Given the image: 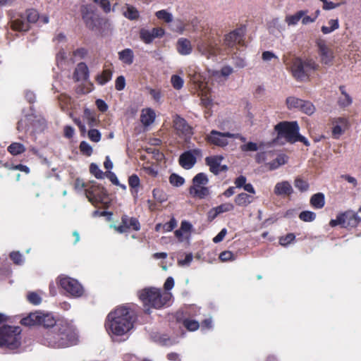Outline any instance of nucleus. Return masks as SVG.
<instances>
[{"instance_id": "nucleus-50", "label": "nucleus", "mask_w": 361, "mask_h": 361, "mask_svg": "<svg viewBox=\"0 0 361 361\" xmlns=\"http://www.w3.org/2000/svg\"><path fill=\"white\" fill-rule=\"evenodd\" d=\"M27 300L32 305H37L41 303V297L35 292L29 293L27 295Z\"/></svg>"}, {"instance_id": "nucleus-27", "label": "nucleus", "mask_w": 361, "mask_h": 361, "mask_svg": "<svg viewBox=\"0 0 361 361\" xmlns=\"http://www.w3.org/2000/svg\"><path fill=\"white\" fill-rule=\"evenodd\" d=\"M118 59L123 63L127 65H130L133 62L134 59V54L132 49H125L118 52Z\"/></svg>"}, {"instance_id": "nucleus-41", "label": "nucleus", "mask_w": 361, "mask_h": 361, "mask_svg": "<svg viewBox=\"0 0 361 361\" xmlns=\"http://www.w3.org/2000/svg\"><path fill=\"white\" fill-rule=\"evenodd\" d=\"M139 35L140 39L145 44H150L154 40L149 32V30L145 28L140 29Z\"/></svg>"}, {"instance_id": "nucleus-14", "label": "nucleus", "mask_w": 361, "mask_h": 361, "mask_svg": "<svg viewBox=\"0 0 361 361\" xmlns=\"http://www.w3.org/2000/svg\"><path fill=\"white\" fill-rule=\"evenodd\" d=\"M231 136H233V133H221L213 130L207 135L206 140L212 145L219 147H225L228 144L227 138H231Z\"/></svg>"}, {"instance_id": "nucleus-63", "label": "nucleus", "mask_w": 361, "mask_h": 361, "mask_svg": "<svg viewBox=\"0 0 361 361\" xmlns=\"http://www.w3.org/2000/svg\"><path fill=\"white\" fill-rule=\"evenodd\" d=\"M323 3V9L324 10H331L334 9L340 6V4H335L332 1H329L328 0H320Z\"/></svg>"}, {"instance_id": "nucleus-34", "label": "nucleus", "mask_w": 361, "mask_h": 361, "mask_svg": "<svg viewBox=\"0 0 361 361\" xmlns=\"http://www.w3.org/2000/svg\"><path fill=\"white\" fill-rule=\"evenodd\" d=\"M252 201V197L247 193L242 192L235 198V202L238 206H247Z\"/></svg>"}, {"instance_id": "nucleus-28", "label": "nucleus", "mask_w": 361, "mask_h": 361, "mask_svg": "<svg viewBox=\"0 0 361 361\" xmlns=\"http://www.w3.org/2000/svg\"><path fill=\"white\" fill-rule=\"evenodd\" d=\"M287 162V157L284 154L279 155L274 160L266 164L270 171L275 170Z\"/></svg>"}, {"instance_id": "nucleus-56", "label": "nucleus", "mask_w": 361, "mask_h": 361, "mask_svg": "<svg viewBox=\"0 0 361 361\" xmlns=\"http://www.w3.org/2000/svg\"><path fill=\"white\" fill-rule=\"evenodd\" d=\"M295 239V235L293 233H288L286 236L281 237L279 239V243L283 245L286 246L290 244L293 240Z\"/></svg>"}, {"instance_id": "nucleus-44", "label": "nucleus", "mask_w": 361, "mask_h": 361, "mask_svg": "<svg viewBox=\"0 0 361 361\" xmlns=\"http://www.w3.org/2000/svg\"><path fill=\"white\" fill-rule=\"evenodd\" d=\"M184 326L189 331H196L200 327V324L197 321L194 319H186L183 321Z\"/></svg>"}, {"instance_id": "nucleus-38", "label": "nucleus", "mask_w": 361, "mask_h": 361, "mask_svg": "<svg viewBox=\"0 0 361 361\" xmlns=\"http://www.w3.org/2000/svg\"><path fill=\"white\" fill-rule=\"evenodd\" d=\"M329 26H322V31L324 34H329L339 27L338 20L337 19H331L329 21Z\"/></svg>"}, {"instance_id": "nucleus-58", "label": "nucleus", "mask_w": 361, "mask_h": 361, "mask_svg": "<svg viewBox=\"0 0 361 361\" xmlns=\"http://www.w3.org/2000/svg\"><path fill=\"white\" fill-rule=\"evenodd\" d=\"M177 226V221L172 218L169 222L163 224V230L166 232H169L173 230Z\"/></svg>"}, {"instance_id": "nucleus-37", "label": "nucleus", "mask_w": 361, "mask_h": 361, "mask_svg": "<svg viewBox=\"0 0 361 361\" xmlns=\"http://www.w3.org/2000/svg\"><path fill=\"white\" fill-rule=\"evenodd\" d=\"M300 111L307 115H312L315 111V106L309 101L302 100Z\"/></svg>"}, {"instance_id": "nucleus-20", "label": "nucleus", "mask_w": 361, "mask_h": 361, "mask_svg": "<svg viewBox=\"0 0 361 361\" xmlns=\"http://www.w3.org/2000/svg\"><path fill=\"white\" fill-rule=\"evenodd\" d=\"M190 195L203 199L209 195V189L204 185H192L189 190Z\"/></svg>"}, {"instance_id": "nucleus-13", "label": "nucleus", "mask_w": 361, "mask_h": 361, "mask_svg": "<svg viewBox=\"0 0 361 361\" xmlns=\"http://www.w3.org/2000/svg\"><path fill=\"white\" fill-rule=\"evenodd\" d=\"M106 195V190L100 185H92L86 190L87 197L94 205L98 203H104Z\"/></svg>"}, {"instance_id": "nucleus-49", "label": "nucleus", "mask_w": 361, "mask_h": 361, "mask_svg": "<svg viewBox=\"0 0 361 361\" xmlns=\"http://www.w3.org/2000/svg\"><path fill=\"white\" fill-rule=\"evenodd\" d=\"M259 147L257 143L249 142L240 146V149L243 152H257Z\"/></svg>"}, {"instance_id": "nucleus-52", "label": "nucleus", "mask_w": 361, "mask_h": 361, "mask_svg": "<svg viewBox=\"0 0 361 361\" xmlns=\"http://www.w3.org/2000/svg\"><path fill=\"white\" fill-rule=\"evenodd\" d=\"M233 73V68L230 66H224L221 68V71H215L214 76L219 78L220 76L227 77Z\"/></svg>"}, {"instance_id": "nucleus-18", "label": "nucleus", "mask_w": 361, "mask_h": 361, "mask_svg": "<svg viewBox=\"0 0 361 361\" xmlns=\"http://www.w3.org/2000/svg\"><path fill=\"white\" fill-rule=\"evenodd\" d=\"M196 163V158L191 151L183 153L179 157V164L185 169H191Z\"/></svg>"}, {"instance_id": "nucleus-19", "label": "nucleus", "mask_w": 361, "mask_h": 361, "mask_svg": "<svg viewBox=\"0 0 361 361\" xmlns=\"http://www.w3.org/2000/svg\"><path fill=\"white\" fill-rule=\"evenodd\" d=\"M223 160L221 156L208 157L205 159L206 164L209 166V170L215 175L221 172L220 164Z\"/></svg>"}, {"instance_id": "nucleus-64", "label": "nucleus", "mask_w": 361, "mask_h": 361, "mask_svg": "<svg viewBox=\"0 0 361 361\" xmlns=\"http://www.w3.org/2000/svg\"><path fill=\"white\" fill-rule=\"evenodd\" d=\"M129 185L133 188H137L140 185V178L137 175H132L128 179Z\"/></svg>"}, {"instance_id": "nucleus-12", "label": "nucleus", "mask_w": 361, "mask_h": 361, "mask_svg": "<svg viewBox=\"0 0 361 361\" xmlns=\"http://www.w3.org/2000/svg\"><path fill=\"white\" fill-rule=\"evenodd\" d=\"M316 45L318 49L321 63L325 65H331L334 59V52L332 49L327 46L325 40L322 39H317Z\"/></svg>"}, {"instance_id": "nucleus-60", "label": "nucleus", "mask_w": 361, "mask_h": 361, "mask_svg": "<svg viewBox=\"0 0 361 361\" xmlns=\"http://www.w3.org/2000/svg\"><path fill=\"white\" fill-rule=\"evenodd\" d=\"M11 259L16 264H21L23 262V256L19 252H13L10 254Z\"/></svg>"}, {"instance_id": "nucleus-59", "label": "nucleus", "mask_w": 361, "mask_h": 361, "mask_svg": "<svg viewBox=\"0 0 361 361\" xmlns=\"http://www.w3.org/2000/svg\"><path fill=\"white\" fill-rule=\"evenodd\" d=\"M96 4H98L105 13H109L111 11V4L108 0H94Z\"/></svg>"}, {"instance_id": "nucleus-9", "label": "nucleus", "mask_w": 361, "mask_h": 361, "mask_svg": "<svg viewBox=\"0 0 361 361\" xmlns=\"http://www.w3.org/2000/svg\"><path fill=\"white\" fill-rule=\"evenodd\" d=\"M58 283L62 289L73 297H80L83 294L82 286L74 279L61 275L58 277Z\"/></svg>"}, {"instance_id": "nucleus-26", "label": "nucleus", "mask_w": 361, "mask_h": 361, "mask_svg": "<svg viewBox=\"0 0 361 361\" xmlns=\"http://www.w3.org/2000/svg\"><path fill=\"white\" fill-rule=\"evenodd\" d=\"M339 90L341 91V95L338 97V104L341 107H346L350 106L353 102L352 97L346 92L344 86H340Z\"/></svg>"}, {"instance_id": "nucleus-51", "label": "nucleus", "mask_w": 361, "mask_h": 361, "mask_svg": "<svg viewBox=\"0 0 361 361\" xmlns=\"http://www.w3.org/2000/svg\"><path fill=\"white\" fill-rule=\"evenodd\" d=\"M89 139L94 142H98L101 140V133L97 129H90L87 133Z\"/></svg>"}, {"instance_id": "nucleus-11", "label": "nucleus", "mask_w": 361, "mask_h": 361, "mask_svg": "<svg viewBox=\"0 0 361 361\" xmlns=\"http://www.w3.org/2000/svg\"><path fill=\"white\" fill-rule=\"evenodd\" d=\"M197 49L201 55L208 59L214 57L219 51L217 44L211 39H200L197 44Z\"/></svg>"}, {"instance_id": "nucleus-53", "label": "nucleus", "mask_w": 361, "mask_h": 361, "mask_svg": "<svg viewBox=\"0 0 361 361\" xmlns=\"http://www.w3.org/2000/svg\"><path fill=\"white\" fill-rule=\"evenodd\" d=\"M80 149L83 154L90 156L92 153V147L85 141H82L80 144Z\"/></svg>"}, {"instance_id": "nucleus-47", "label": "nucleus", "mask_w": 361, "mask_h": 361, "mask_svg": "<svg viewBox=\"0 0 361 361\" xmlns=\"http://www.w3.org/2000/svg\"><path fill=\"white\" fill-rule=\"evenodd\" d=\"M294 185L300 192L307 191L309 188L308 183L307 181L302 180L300 178H295V182H294Z\"/></svg>"}, {"instance_id": "nucleus-54", "label": "nucleus", "mask_w": 361, "mask_h": 361, "mask_svg": "<svg viewBox=\"0 0 361 361\" xmlns=\"http://www.w3.org/2000/svg\"><path fill=\"white\" fill-rule=\"evenodd\" d=\"M218 213L220 214L224 212H230L233 209L234 207L231 203H224L215 207Z\"/></svg>"}, {"instance_id": "nucleus-55", "label": "nucleus", "mask_w": 361, "mask_h": 361, "mask_svg": "<svg viewBox=\"0 0 361 361\" xmlns=\"http://www.w3.org/2000/svg\"><path fill=\"white\" fill-rule=\"evenodd\" d=\"M90 173L94 175L97 178H102L103 177V172L99 169L98 166L95 164H91L90 166Z\"/></svg>"}, {"instance_id": "nucleus-24", "label": "nucleus", "mask_w": 361, "mask_h": 361, "mask_svg": "<svg viewBox=\"0 0 361 361\" xmlns=\"http://www.w3.org/2000/svg\"><path fill=\"white\" fill-rule=\"evenodd\" d=\"M41 312L30 313L27 317L22 319L21 324L25 326L39 325Z\"/></svg>"}, {"instance_id": "nucleus-8", "label": "nucleus", "mask_w": 361, "mask_h": 361, "mask_svg": "<svg viewBox=\"0 0 361 361\" xmlns=\"http://www.w3.org/2000/svg\"><path fill=\"white\" fill-rule=\"evenodd\" d=\"M275 130L278 133V137H284L287 142L290 143L297 142L299 126L296 121L281 122L275 126Z\"/></svg>"}, {"instance_id": "nucleus-21", "label": "nucleus", "mask_w": 361, "mask_h": 361, "mask_svg": "<svg viewBox=\"0 0 361 361\" xmlns=\"http://www.w3.org/2000/svg\"><path fill=\"white\" fill-rule=\"evenodd\" d=\"M178 52L181 55H188L192 52V48L190 40L180 38L177 42Z\"/></svg>"}, {"instance_id": "nucleus-33", "label": "nucleus", "mask_w": 361, "mask_h": 361, "mask_svg": "<svg viewBox=\"0 0 361 361\" xmlns=\"http://www.w3.org/2000/svg\"><path fill=\"white\" fill-rule=\"evenodd\" d=\"M8 152L12 155H18L23 153L25 151V146L19 142H13L7 148Z\"/></svg>"}, {"instance_id": "nucleus-30", "label": "nucleus", "mask_w": 361, "mask_h": 361, "mask_svg": "<svg viewBox=\"0 0 361 361\" xmlns=\"http://www.w3.org/2000/svg\"><path fill=\"white\" fill-rule=\"evenodd\" d=\"M123 14L129 20H136L139 18V12L136 8L128 4L123 7Z\"/></svg>"}, {"instance_id": "nucleus-15", "label": "nucleus", "mask_w": 361, "mask_h": 361, "mask_svg": "<svg viewBox=\"0 0 361 361\" xmlns=\"http://www.w3.org/2000/svg\"><path fill=\"white\" fill-rule=\"evenodd\" d=\"M173 127L180 135L185 137H190L193 134L192 128L184 118L178 115H176L173 118Z\"/></svg>"}, {"instance_id": "nucleus-7", "label": "nucleus", "mask_w": 361, "mask_h": 361, "mask_svg": "<svg viewBox=\"0 0 361 361\" xmlns=\"http://www.w3.org/2000/svg\"><path fill=\"white\" fill-rule=\"evenodd\" d=\"M81 13L86 27L92 31H100L102 25L108 23L106 19L97 14L90 6H82Z\"/></svg>"}, {"instance_id": "nucleus-22", "label": "nucleus", "mask_w": 361, "mask_h": 361, "mask_svg": "<svg viewBox=\"0 0 361 361\" xmlns=\"http://www.w3.org/2000/svg\"><path fill=\"white\" fill-rule=\"evenodd\" d=\"M155 117L154 111L151 109H146L142 111L140 121L145 126H148L154 121Z\"/></svg>"}, {"instance_id": "nucleus-32", "label": "nucleus", "mask_w": 361, "mask_h": 361, "mask_svg": "<svg viewBox=\"0 0 361 361\" xmlns=\"http://www.w3.org/2000/svg\"><path fill=\"white\" fill-rule=\"evenodd\" d=\"M302 99L297 98L295 97H288L286 98V103L287 108L290 110L292 109H300L301 104H302Z\"/></svg>"}, {"instance_id": "nucleus-42", "label": "nucleus", "mask_w": 361, "mask_h": 361, "mask_svg": "<svg viewBox=\"0 0 361 361\" xmlns=\"http://www.w3.org/2000/svg\"><path fill=\"white\" fill-rule=\"evenodd\" d=\"M209 182L207 175L204 173H197L192 179V185H206Z\"/></svg>"}, {"instance_id": "nucleus-40", "label": "nucleus", "mask_w": 361, "mask_h": 361, "mask_svg": "<svg viewBox=\"0 0 361 361\" xmlns=\"http://www.w3.org/2000/svg\"><path fill=\"white\" fill-rule=\"evenodd\" d=\"M155 16L158 19L164 20L167 23L172 22L173 19V15L166 10H161L156 12Z\"/></svg>"}, {"instance_id": "nucleus-4", "label": "nucleus", "mask_w": 361, "mask_h": 361, "mask_svg": "<svg viewBox=\"0 0 361 361\" xmlns=\"http://www.w3.org/2000/svg\"><path fill=\"white\" fill-rule=\"evenodd\" d=\"M58 332L56 334L55 344L57 347H66L74 345L78 340L75 328L67 322H61L56 324Z\"/></svg>"}, {"instance_id": "nucleus-5", "label": "nucleus", "mask_w": 361, "mask_h": 361, "mask_svg": "<svg viewBox=\"0 0 361 361\" xmlns=\"http://www.w3.org/2000/svg\"><path fill=\"white\" fill-rule=\"evenodd\" d=\"M21 329L19 326L5 325L0 328V348L14 350L21 343Z\"/></svg>"}, {"instance_id": "nucleus-62", "label": "nucleus", "mask_w": 361, "mask_h": 361, "mask_svg": "<svg viewBox=\"0 0 361 361\" xmlns=\"http://www.w3.org/2000/svg\"><path fill=\"white\" fill-rule=\"evenodd\" d=\"M126 86V80L123 75L118 76L116 80L115 87L117 90L121 91Z\"/></svg>"}, {"instance_id": "nucleus-36", "label": "nucleus", "mask_w": 361, "mask_h": 361, "mask_svg": "<svg viewBox=\"0 0 361 361\" xmlns=\"http://www.w3.org/2000/svg\"><path fill=\"white\" fill-rule=\"evenodd\" d=\"M121 221L123 224L128 226V229L133 228L135 231L140 229V224L135 218H129L127 216H123Z\"/></svg>"}, {"instance_id": "nucleus-10", "label": "nucleus", "mask_w": 361, "mask_h": 361, "mask_svg": "<svg viewBox=\"0 0 361 361\" xmlns=\"http://www.w3.org/2000/svg\"><path fill=\"white\" fill-rule=\"evenodd\" d=\"M27 21L21 16L19 18L11 20V27L16 31H27L29 30V23H35L39 19V13L35 9H28L26 11Z\"/></svg>"}, {"instance_id": "nucleus-17", "label": "nucleus", "mask_w": 361, "mask_h": 361, "mask_svg": "<svg viewBox=\"0 0 361 361\" xmlns=\"http://www.w3.org/2000/svg\"><path fill=\"white\" fill-rule=\"evenodd\" d=\"M342 219L344 220L343 227H355L360 222L361 219L357 214L352 211H348L342 214Z\"/></svg>"}, {"instance_id": "nucleus-16", "label": "nucleus", "mask_w": 361, "mask_h": 361, "mask_svg": "<svg viewBox=\"0 0 361 361\" xmlns=\"http://www.w3.org/2000/svg\"><path fill=\"white\" fill-rule=\"evenodd\" d=\"M274 191L279 196H289L293 192V189L288 181L284 180L277 183Z\"/></svg>"}, {"instance_id": "nucleus-43", "label": "nucleus", "mask_w": 361, "mask_h": 361, "mask_svg": "<svg viewBox=\"0 0 361 361\" xmlns=\"http://www.w3.org/2000/svg\"><path fill=\"white\" fill-rule=\"evenodd\" d=\"M299 218L303 221L311 222L315 219L316 214L311 211H303L300 214Z\"/></svg>"}, {"instance_id": "nucleus-35", "label": "nucleus", "mask_w": 361, "mask_h": 361, "mask_svg": "<svg viewBox=\"0 0 361 361\" xmlns=\"http://www.w3.org/2000/svg\"><path fill=\"white\" fill-rule=\"evenodd\" d=\"M41 316L39 325H42L44 327H51L56 324V321L51 315L41 312Z\"/></svg>"}, {"instance_id": "nucleus-46", "label": "nucleus", "mask_w": 361, "mask_h": 361, "mask_svg": "<svg viewBox=\"0 0 361 361\" xmlns=\"http://www.w3.org/2000/svg\"><path fill=\"white\" fill-rule=\"evenodd\" d=\"M169 182L172 185L179 187L183 185L185 180L183 177L176 173H173L169 177Z\"/></svg>"}, {"instance_id": "nucleus-6", "label": "nucleus", "mask_w": 361, "mask_h": 361, "mask_svg": "<svg viewBox=\"0 0 361 361\" xmlns=\"http://www.w3.org/2000/svg\"><path fill=\"white\" fill-rule=\"evenodd\" d=\"M46 127L47 121L44 118L30 114L18 121L17 129L19 131H30L35 133L43 131Z\"/></svg>"}, {"instance_id": "nucleus-29", "label": "nucleus", "mask_w": 361, "mask_h": 361, "mask_svg": "<svg viewBox=\"0 0 361 361\" xmlns=\"http://www.w3.org/2000/svg\"><path fill=\"white\" fill-rule=\"evenodd\" d=\"M307 11H302V10L299 11L293 15L286 16V17L285 18V21L289 26L295 25L298 24L299 20L302 19V17L305 14H307Z\"/></svg>"}, {"instance_id": "nucleus-31", "label": "nucleus", "mask_w": 361, "mask_h": 361, "mask_svg": "<svg viewBox=\"0 0 361 361\" xmlns=\"http://www.w3.org/2000/svg\"><path fill=\"white\" fill-rule=\"evenodd\" d=\"M310 204L314 208H322L325 204L324 194L319 192L312 195L310 199Z\"/></svg>"}, {"instance_id": "nucleus-45", "label": "nucleus", "mask_w": 361, "mask_h": 361, "mask_svg": "<svg viewBox=\"0 0 361 361\" xmlns=\"http://www.w3.org/2000/svg\"><path fill=\"white\" fill-rule=\"evenodd\" d=\"M154 198L159 202H164L166 201L167 196L166 193L161 189L156 188L152 191Z\"/></svg>"}, {"instance_id": "nucleus-25", "label": "nucleus", "mask_w": 361, "mask_h": 361, "mask_svg": "<svg viewBox=\"0 0 361 361\" xmlns=\"http://www.w3.org/2000/svg\"><path fill=\"white\" fill-rule=\"evenodd\" d=\"M242 39V36L238 31H233L226 36L224 42L226 46L233 47L240 43Z\"/></svg>"}, {"instance_id": "nucleus-39", "label": "nucleus", "mask_w": 361, "mask_h": 361, "mask_svg": "<svg viewBox=\"0 0 361 361\" xmlns=\"http://www.w3.org/2000/svg\"><path fill=\"white\" fill-rule=\"evenodd\" d=\"M112 77V72L110 70L106 69L99 75L97 78V82L103 85L109 82Z\"/></svg>"}, {"instance_id": "nucleus-61", "label": "nucleus", "mask_w": 361, "mask_h": 361, "mask_svg": "<svg viewBox=\"0 0 361 361\" xmlns=\"http://www.w3.org/2000/svg\"><path fill=\"white\" fill-rule=\"evenodd\" d=\"M149 32L154 39L155 38L161 37L165 33L164 30L161 27H154L152 30H149Z\"/></svg>"}, {"instance_id": "nucleus-23", "label": "nucleus", "mask_w": 361, "mask_h": 361, "mask_svg": "<svg viewBox=\"0 0 361 361\" xmlns=\"http://www.w3.org/2000/svg\"><path fill=\"white\" fill-rule=\"evenodd\" d=\"M89 76L88 68L84 63L78 64L75 72L74 77L77 80H85Z\"/></svg>"}, {"instance_id": "nucleus-2", "label": "nucleus", "mask_w": 361, "mask_h": 361, "mask_svg": "<svg viewBox=\"0 0 361 361\" xmlns=\"http://www.w3.org/2000/svg\"><path fill=\"white\" fill-rule=\"evenodd\" d=\"M319 68V64L312 59L295 58L292 61L290 71L293 78L300 82L309 80L312 72Z\"/></svg>"}, {"instance_id": "nucleus-57", "label": "nucleus", "mask_w": 361, "mask_h": 361, "mask_svg": "<svg viewBox=\"0 0 361 361\" xmlns=\"http://www.w3.org/2000/svg\"><path fill=\"white\" fill-rule=\"evenodd\" d=\"M85 115L87 119V124L90 127H94L97 125V119L94 116L92 115L89 109L85 110Z\"/></svg>"}, {"instance_id": "nucleus-3", "label": "nucleus", "mask_w": 361, "mask_h": 361, "mask_svg": "<svg viewBox=\"0 0 361 361\" xmlns=\"http://www.w3.org/2000/svg\"><path fill=\"white\" fill-rule=\"evenodd\" d=\"M138 295L144 305L157 309L165 305L171 298L170 293H161L156 288H145L139 293Z\"/></svg>"}, {"instance_id": "nucleus-1", "label": "nucleus", "mask_w": 361, "mask_h": 361, "mask_svg": "<svg viewBox=\"0 0 361 361\" xmlns=\"http://www.w3.org/2000/svg\"><path fill=\"white\" fill-rule=\"evenodd\" d=\"M133 312L128 308L121 306L108 314L106 328L110 335L121 336L133 329Z\"/></svg>"}, {"instance_id": "nucleus-48", "label": "nucleus", "mask_w": 361, "mask_h": 361, "mask_svg": "<svg viewBox=\"0 0 361 361\" xmlns=\"http://www.w3.org/2000/svg\"><path fill=\"white\" fill-rule=\"evenodd\" d=\"M171 82L173 87L176 90L181 89L183 87V85L184 83L183 79L176 75H173L171 76Z\"/></svg>"}]
</instances>
